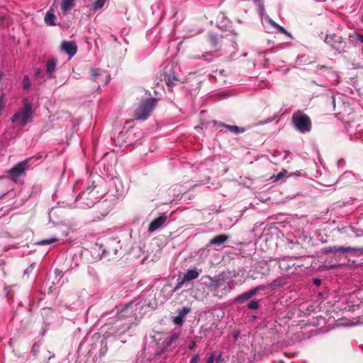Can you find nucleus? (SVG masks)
I'll use <instances>...</instances> for the list:
<instances>
[{
    "instance_id": "f257e3e1",
    "label": "nucleus",
    "mask_w": 363,
    "mask_h": 363,
    "mask_svg": "<svg viewBox=\"0 0 363 363\" xmlns=\"http://www.w3.org/2000/svg\"><path fill=\"white\" fill-rule=\"evenodd\" d=\"M145 301L138 298L124 306L120 312L118 313L117 317L123 319L125 323H130V326L134 323L138 316H141L144 311Z\"/></svg>"
},
{
    "instance_id": "f03ea898",
    "label": "nucleus",
    "mask_w": 363,
    "mask_h": 363,
    "mask_svg": "<svg viewBox=\"0 0 363 363\" xmlns=\"http://www.w3.org/2000/svg\"><path fill=\"white\" fill-rule=\"evenodd\" d=\"M33 116L32 103L28 98H24L22 100V107L12 116L11 121L23 128L31 121Z\"/></svg>"
},
{
    "instance_id": "7ed1b4c3",
    "label": "nucleus",
    "mask_w": 363,
    "mask_h": 363,
    "mask_svg": "<svg viewBox=\"0 0 363 363\" xmlns=\"http://www.w3.org/2000/svg\"><path fill=\"white\" fill-rule=\"evenodd\" d=\"M156 104L157 100L153 98L147 99L142 101L135 110V119L138 121L146 120L150 116Z\"/></svg>"
},
{
    "instance_id": "20e7f679",
    "label": "nucleus",
    "mask_w": 363,
    "mask_h": 363,
    "mask_svg": "<svg viewBox=\"0 0 363 363\" xmlns=\"http://www.w3.org/2000/svg\"><path fill=\"white\" fill-rule=\"evenodd\" d=\"M130 323H125L123 319L116 317L113 322L107 325V330L104 333L105 337L111 336L119 337L130 328Z\"/></svg>"
},
{
    "instance_id": "39448f33",
    "label": "nucleus",
    "mask_w": 363,
    "mask_h": 363,
    "mask_svg": "<svg viewBox=\"0 0 363 363\" xmlns=\"http://www.w3.org/2000/svg\"><path fill=\"white\" fill-rule=\"evenodd\" d=\"M292 123L295 128L302 133L311 131V119L306 114L303 113L301 111H297L293 113Z\"/></svg>"
},
{
    "instance_id": "423d86ee",
    "label": "nucleus",
    "mask_w": 363,
    "mask_h": 363,
    "mask_svg": "<svg viewBox=\"0 0 363 363\" xmlns=\"http://www.w3.org/2000/svg\"><path fill=\"white\" fill-rule=\"evenodd\" d=\"M200 272L201 270H197L196 269L187 270V272L184 274L183 277L180 280H178V282L172 291L174 292L179 289L186 281H190L197 279Z\"/></svg>"
},
{
    "instance_id": "0eeeda50",
    "label": "nucleus",
    "mask_w": 363,
    "mask_h": 363,
    "mask_svg": "<svg viewBox=\"0 0 363 363\" xmlns=\"http://www.w3.org/2000/svg\"><path fill=\"white\" fill-rule=\"evenodd\" d=\"M91 79L96 82H101L107 84L110 81V74L106 71L101 69H93L91 70Z\"/></svg>"
},
{
    "instance_id": "6e6552de",
    "label": "nucleus",
    "mask_w": 363,
    "mask_h": 363,
    "mask_svg": "<svg viewBox=\"0 0 363 363\" xmlns=\"http://www.w3.org/2000/svg\"><path fill=\"white\" fill-rule=\"evenodd\" d=\"M325 42L339 52L344 49L342 44H345L342 41V37L337 35H327Z\"/></svg>"
},
{
    "instance_id": "1a4fd4ad",
    "label": "nucleus",
    "mask_w": 363,
    "mask_h": 363,
    "mask_svg": "<svg viewBox=\"0 0 363 363\" xmlns=\"http://www.w3.org/2000/svg\"><path fill=\"white\" fill-rule=\"evenodd\" d=\"M28 167V161L25 160L14 165L9 173L12 177H18L25 173Z\"/></svg>"
},
{
    "instance_id": "9d476101",
    "label": "nucleus",
    "mask_w": 363,
    "mask_h": 363,
    "mask_svg": "<svg viewBox=\"0 0 363 363\" xmlns=\"http://www.w3.org/2000/svg\"><path fill=\"white\" fill-rule=\"evenodd\" d=\"M78 3V0H61L60 1V11L66 15L74 9Z\"/></svg>"
},
{
    "instance_id": "9b49d317",
    "label": "nucleus",
    "mask_w": 363,
    "mask_h": 363,
    "mask_svg": "<svg viewBox=\"0 0 363 363\" xmlns=\"http://www.w3.org/2000/svg\"><path fill=\"white\" fill-rule=\"evenodd\" d=\"M61 49L63 52L69 55L70 57H73L77 51V47L74 42L64 41L61 44Z\"/></svg>"
},
{
    "instance_id": "f8f14e48",
    "label": "nucleus",
    "mask_w": 363,
    "mask_h": 363,
    "mask_svg": "<svg viewBox=\"0 0 363 363\" xmlns=\"http://www.w3.org/2000/svg\"><path fill=\"white\" fill-rule=\"evenodd\" d=\"M57 68V60L52 57L50 58L45 65V72L48 78H54L55 72Z\"/></svg>"
},
{
    "instance_id": "ddd939ff",
    "label": "nucleus",
    "mask_w": 363,
    "mask_h": 363,
    "mask_svg": "<svg viewBox=\"0 0 363 363\" xmlns=\"http://www.w3.org/2000/svg\"><path fill=\"white\" fill-rule=\"evenodd\" d=\"M263 289H264V286H259L257 287L253 288V289H250L249 291L239 295L237 297V301H243L247 300V299L252 298V296H254L255 295H256V294L257 292L260 291Z\"/></svg>"
},
{
    "instance_id": "4468645a",
    "label": "nucleus",
    "mask_w": 363,
    "mask_h": 363,
    "mask_svg": "<svg viewBox=\"0 0 363 363\" xmlns=\"http://www.w3.org/2000/svg\"><path fill=\"white\" fill-rule=\"evenodd\" d=\"M166 216H160L154 219L149 225L148 232L152 233L159 229L166 221Z\"/></svg>"
},
{
    "instance_id": "2eb2a0df",
    "label": "nucleus",
    "mask_w": 363,
    "mask_h": 363,
    "mask_svg": "<svg viewBox=\"0 0 363 363\" xmlns=\"http://www.w3.org/2000/svg\"><path fill=\"white\" fill-rule=\"evenodd\" d=\"M229 240V236L225 234H220L213 237L209 242L208 245L220 246Z\"/></svg>"
},
{
    "instance_id": "dca6fc26",
    "label": "nucleus",
    "mask_w": 363,
    "mask_h": 363,
    "mask_svg": "<svg viewBox=\"0 0 363 363\" xmlns=\"http://www.w3.org/2000/svg\"><path fill=\"white\" fill-rule=\"evenodd\" d=\"M357 249L354 247H340V246H333V247H328L326 248V252H332V253H337V252H354L357 251Z\"/></svg>"
},
{
    "instance_id": "f3484780",
    "label": "nucleus",
    "mask_w": 363,
    "mask_h": 363,
    "mask_svg": "<svg viewBox=\"0 0 363 363\" xmlns=\"http://www.w3.org/2000/svg\"><path fill=\"white\" fill-rule=\"evenodd\" d=\"M56 16L54 13V9L50 8L45 13V22L48 26H55L56 25Z\"/></svg>"
},
{
    "instance_id": "a211bd4d",
    "label": "nucleus",
    "mask_w": 363,
    "mask_h": 363,
    "mask_svg": "<svg viewBox=\"0 0 363 363\" xmlns=\"http://www.w3.org/2000/svg\"><path fill=\"white\" fill-rule=\"evenodd\" d=\"M209 288L211 289V291L216 292L218 291L219 289L226 290L225 281L223 279H220L213 280L209 285Z\"/></svg>"
},
{
    "instance_id": "6ab92c4d",
    "label": "nucleus",
    "mask_w": 363,
    "mask_h": 363,
    "mask_svg": "<svg viewBox=\"0 0 363 363\" xmlns=\"http://www.w3.org/2000/svg\"><path fill=\"white\" fill-rule=\"evenodd\" d=\"M265 20L274 28H276L279 32L281 33L285 34L287 36L291 38V34L288 32L284 27L277 23L275 21H274L272 18H270L269 16H266Z\"/></svg>"
},
{
    "instance_id": "aec40b11",
    "label": "nucleus",
    "mask_w": 363,
    "mask_h": 363,
    "mask_svg": "<svg viewBox=\"0 0 363 363\" xmlns=\"http://www.w3.org/2000/svg\"><path fill=\"white\" fill-rule=\"evenodd\" d=\"M164 80L165 81L167 86L170 89L176 85L179 82L178 78L174 74L171 75L167 74L164 75Z\"/></svg>"
},
{
    "instance_id": "412c9836",
    "label": "nucleus",
    "mask_w": 363,
    "mask_h": 363,
    "mask_svg": "<svg viewBox=\"0 0 363 363\" xmlns=\"http://www.w3.org/2000/svg\"><path fill=\"white\" fill-rule=\"evenodd\" d=\"M59 241V239L57 237H52L47 239H43L37 242L38 245H46L56 243Z\"/></svg>"
},
{
    "instance_id": "4be33fe9",
    "label": "nucleus",
    "mask_w": 363,
    "mask_h": 363,
    "mask_svg": "<svg viewBox=\"0 0 363 363\" xmlns=\"http://www.w3.org/2000/svg\"><path fill=\"white\" fill-rule=\"evenodd\" d=\"M325 69L328 71V77L330 80L335 82H339V76L336 72L331 70L330 69H328L325 67L323 66L320 69Z\"/></svg>"
},
{
    "instance_id": "5701e85b",
    "label": "nucleus",
    "mask_w": 363,
    "mask_h": 363,
    "mask_svg": "<svg viewBox=\"0 0 363 363\" xmlns=\"http://www.w3.org/2000/svg\"><path fill=\"white\" fill-rule=\"evenodd\" d=\"M223 125L233 133H238L244 132L243 128H240L236 125Z\"/></svg>"
},
{
    "instance_id": "b1692460",
    "label": "nucleus",
    "mask_w": 363,
    "mask_h": 363,
    "mask_svg": "<svg viewBox=\"0 0 363 363\" xmlns=\"http://www.w3.org/2000/svg\"><path fill=\"white\" fill-rule=\"evenodd\" d=\"M108 1V0H97L93 4V11H96L104 7L105 4Z\"/></svg>"
},
{
    "instance_id": "393cba45",
    "label": "nucleus",
    "mask_w": 363,
    "mask_h": 363,
    "mask_svg": "<svg viewBox=\"0 0 363 363\" xmlns=\"http://www.w3.org/2000/svg\"><path fill=\"white\" fill-rule=\"evenodd\" d=\"M287 174V171L284 169L282 170L281 172H280L279 173H278L276 175H273L272 177H271V179L273 181V182H277L281 179H282L286 174Z\"/></svg>"
},
{
    "instance_id": "a878e982",
    "label": "nucleus",
    "mask_w": 363,
    "mask_h": 363,
    "mask_svg": "<svg viewBox=\"0 0 363 363\" xmlns=\"http://www.w3.org/2000/svg\"><path fill=\"white\" fill-rule=\"evenodd\" d=\"M208 40L210 43L213 46L216 47L218 44V36L216 34L210 33L208 35Z\"/></svg>"
},
{
    "instance_id": "bb28decb",
    "label": "nucleus",
    "mask_w": 363,
    "mask_h": 363,
    "mask_svg": "<svg viewBox=\"0 0 363 363\" xmlns=\"http://www.w3.org/2000/svg\"><path fill=\"white\" fill-rule=\"evenodd\" d=\"M22 85H23V89L26 90L28 89H29L30 86V79H29V77L28 75H25L23 78V81H22Z\"/></svg>"
},
{
    "instance_id": "cd10ccee",
    "label": "nucleus",
    "mask_w": 363,
    "mask_h": 363,
    "mask_svg": "<svg viewBox=\"0 0 363 363\" xmlns=\"http://www.w3.org/2000/svg\"><path fill=\"white\" fill-rule=\"evenodd\" d=\"M284 284L285 283L281 278H278L273 281V282L272 283V286L273 288H276V287L281 286Z\"/></svg>"
},
{
    "instance_id": "c85d7f7f",
    "label": "nucleus",
    "mask_w": 363,
    "mask_h": 363,
    "mask_svg": "<svg viewBox=\"0 0 363 363\" xmlns=\"http://www.w3.org/2000/svg\"><path fill=\"white\" fill-rule=\"evenodd\" d=\"M179 336H180V333H174L172 334L170 337H169V339L168 345H171L177 340L179 339Z\"/></svg>"
},
{
    "instance_id": "c756f323",
    "label": "nucleus",
    "mask_w": 363,
    "mask_h": 363,
    "mask_svg": "<svg viewBox=\"0 0 363 363\" xmlns=\"http://www.w3.org/2000/svg\"><path fill=\"white\" fill-rule=\"evenodd\" d=\"M190 311H191V309L189 308L184 307L179 310L178 315H179V316H181V318H184V317L185 315H186Z\"/></svg>"
},
{
    "instance_id": "7c9ffc66",
    "label": "nucleus",
    "mask_w": 363,
    "mask_h": 363,
    "mask_svg": "<svg viewBox=\"0 0 363 363\" xmlns=\"http://www.w3.org/2000/svg\"><path fill=\"white\" fill-rule=\"evenodd\" d=\"M259 308V301H252L248 304V308L255 310Z\"/></svg>"
},
{
    "instance_id": "2f4dec72",
    "label": "nucleus",
    "mask_w": 363,
    "mask_h": 363,
    "mask_svg": "<svg viewBox=\"0 0 363 363\" xmlns=\"http://www.w3.org/2000/svg\"><path fill=\"white\" fill-rule=\"evenodd\" d=\"M173 322L177 325H181L184 323V319L179 315H177L174 318Z\"/></svg>"
},
{
    "instance_id": "473e14b6",
    "label": "nucleus",
    "mask_w": 363,
    "mask_h": 363,
    "mask_svg": "<svg viewBox=\"0 0 363 363\" xmlns=\"http://www.w3.org/2000/svg\"><path fill=\"white\" fill-rule=\"evenodd\" d=\"M238 285V282L235 280H231L228 283V290L234 289Z\"/></svg>"
},
{
    "instance_id": "72a5a7b5",
    "label": "nucleus",
    "mask_w": 363,
    "mask_h": 363,
    "mask_svg": "<svg viewBox=\"0 0 363 363\" xmlns=\"http://www.w3.org/2000/svg\"><path fill=\"white\" fill-rule=\"evenodd\" d=\"M199 359H200V355L199 354H196L192 357V358L190 361V363H198Z\"/></svg>"
},
{
    "instance_id": "f704fd0d",
    "label": "nucleus",
    "mask_w": 363,
    "mask_h": 363,
    "mask_svg": "<svg viewBox=\"0 0 363 363\" xmlns=\"http://www.w3.org/2000/svg\"><path fill=\"white\" fill-rule=\"evenodd\" d=\"M258 12L259 13L260 16H263L264 14V5L263 4H259L258 5Z\"/></svg>"
},
{
    "instance_id": "c9c22d12",
    "label": "nucleus",
    "mask_w": 363,
    "mask_h": 363,
    "mask_svg": "<svg viewBox=\"0 0 363 363\" xmlns=\"http://www.w3.org/2000/svg\"><path fill=\"white\" fill-rule=\"evenodd\" d=\"M215 359H216L215 354H214V353H212V354H211L208 357V359H207L206 363H214Z\"/></svg>"
},
{
    "instance_id": "e433bc0d",
    "label": "nucleus",
    "mask_w": 363,
    "mask_h": 363,
    "mask_svg": "<svg viewBox=\"0 0 363 363\" xmlns=\"http://www.w3.org/2000/svg\"><path fill=\"white\" fill-rule=\"evenodd\" d=\"M91 191L92 190H89V189H87V191L82 194V195L79 197V200L84 199L86 196H89L91 194Z\"/></svg>"
},
{
    "instance_id": "4c0bfd02",
    "label": "nucleus",
    "mask_w": 363,
    "mask_h": 363,
    "mask_svg": "<svg viewBox=\"0 0 363 363\" xmlns=\"http://www.w3.org/2000/svg\"><path fill=\"white\" fill-rule=\"evenodd\" d=\"M34 269V265L33 264H31L29 267H28L25 272H24V274H28L30 272H32V270Z\"/></svg>"
},
{
    "instance_id": "58836bf2",
    "label": "nucleus",
    "mask_w": 363,
    "mask_h": 363,
    "mask_svg": "<svg viewBox=\"0 0 363 363\" xmlns=\"http://www.w3.org/2000/svg\"><path fill=\"white\" fill-rule=\"evenodd\" d=\"M43 74L42 73V70L40 69H37L35 71V76L38 78L40 77L41 75Z\"/></svg>"
},
{
    "instance_id": "ea45409f",
    "label": "nucleus",
    "mask_w": 363,
    "mask_h": 363,
    "mask_svg": "<svg viewBox=\"0 0 363 363\" xmlns=\"http://www.w3.org/2000/svg\"><path fill=\"white\" fill-rule=\"evenodd\" d=\"M211 55V52H205V54L202 55V56H199V55H195L193 57L194 59H201V57L202 58H204L206 55Z\"/></svg>"
},
{
    "instance_id": "a19ab883",
    "label": "nucleus",
    "mask_w": 363,
    "mask_h": 363,
    "mask_svg": "<svg viewBox=\"0 0 363 363\" xmlns=\"http://www.w3.org/2000/svg\"><path fill=\"white\" fill-rule=\"evenodd\" d=\"M196 346V342L195 341H191L189 345V350H193Z\"/></svg>"
},
{
    "instance_id": "79ce46f5",
    "label": "nucleus",
    "mask_w": 363,
    "mask_h": 363,
    "mask_svg": "<svg viewBox=\"0 0 363 363\" xmlns=\"http://www.w3.org/2000/svg\"><path fill=\"white\" fill-rule=\"evenodd\" d=\"M221 360H222V353H219V354L216 358L215 361H216V362H218V363H220L221 362Z\"/></svg>"
},
{
    "instance_id": "37998d69",
    "label": "nucleus",
    "mask_w": 363,
    "mask_h": 363,
    "mask_svg": "<svg viewBox=\"0 0 363 363\" xmlns=\"http://www.w3.org/2000/svg\"><path fill=\"white\" fill-rule=\"evenodd\" d=\"M95 201H89L87 203H85V204L88 206V207H91L94 205L95 203Z\"/></svg>"
},
{
    "instance_id": "c03bdc74",
    "label": "nucleus",
    "mask_w": 363,
    "mask_h": 363,
    "mask_svg": "<svg viewBox=\"0 0 363 363\" xmlns=\"http://www.w3.org/2000/svg\"><path fill=\"white\" fill-rule=\"evenodd\" d=\"M320 283H321L320 279H315L313 280V284H314L315 285H316V286L320 285Z\"/></svg>"
},
{
    "instance_id": "a18cd8bd",
    "label": "nucleus",
    "mask_w": 363,
    "mask_h": 363,
    "mask_svg": "<svg viewBox=\"0 0 363 363\" xmlns=\"http://www.w3.org/2000/svg\"><path fill=\"white\" fill-rule=\"evenodd\" d=\"M239 335H240V332H238V331L235 332V333L233 334L234 339L237 340L238 338Z\"/></svg>"
},
{
    "instance_id": "49530a36",
    "label": "nucleus",
    "mask_w": 363,
    "mask_h": 363,
    "mask_svg": "<svg viewBox=\"0 0 363 363\" xmlns=\"http://www.w3.org/2000/svg\"><path fill=\"white\" fill-rule=\"evenodd\" d=\"M357 40H358V41H359V42H361V43H363V35H357Z\"/></svg>"
},
{
    "instance_id": "de8ad7c7",
    "label": "nucleus",
    "mask_w": 363,
    "mask_h": 363,
    "mask_svg": "<svg viewBox=\"0 0 363 363\" xmlns=\"http://www.w3.org/2000/svg\"><path fill=\"white\" fill-rule=\"evenodd\" d=\"M1 79H2V74H1V73L0 72V81L1 80Z\"/></svg>"
},
{
    "instance_id": "09e8293b",
    "label": "nucleus",
    "mask_w": 363,
    "mask_h": 363,
    "mask_svg": "<svg viewBox=\"0 0 363 363\" xmlns=\"http://www.w3.org/2000/svg\"><path fill=\"white\" fill-rule=\"evenodd\" d=\"M117 253V250H114V254L116 255Z\"/></svg>"
},
{
    "instance_id": "8fccbe9b",
    "label": "nucleus",
    "mask_w": 363,
    "mask_h": 363,
    "mask_svg": "<svg viewBox=\"0 0 363 363\" xmlns=\"http://www.w3.org/2000/svg\"><path fill=\"white\" fill-rule=\"evenodd\" d=\"M255 1H259L260 0H254Z\"/></svg>"
}]
</instances>
